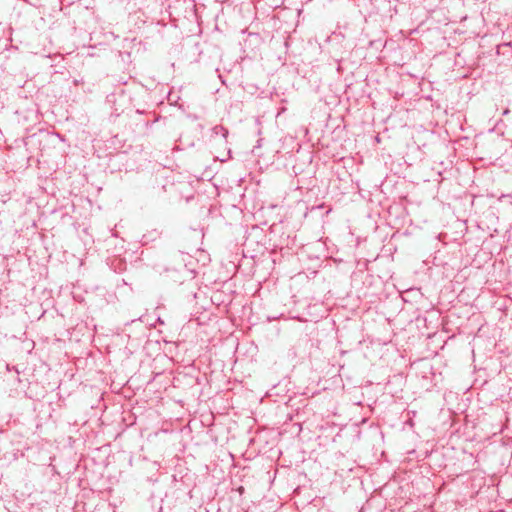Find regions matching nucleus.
I'll return each mask as SVG.
<instances>
[{
    "label": "nucleus",
    "mask_w": 512,
    "mask_h": 512,
    "mask_svg": "<svg viewBox=\"0 0 512 512\" xmlns=\"http://www.w3.org/2000/svg\"><path fill=\"white\" fill-rule=\"evenodd\" d=\"M212 133L216 136L220 135L223 138H226L228 135V130L222 125H216L212 128Z\"/></svg>",
    "instance_id": "f257e3e1"
}]
</instances>
